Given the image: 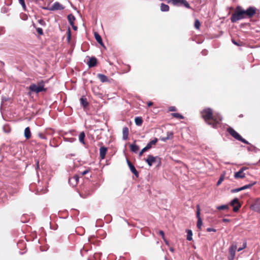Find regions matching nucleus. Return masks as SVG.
Here are the masks:
<instances>
[{
    "instance_id": "nucleus-24",
    "label": "nucleus",
    "mask_w": 260,
    "mask_h": 260,
    "mask_svg": "<svg viewBox=\"0 0 260 260\" xmlns=\"http://www.w3.org/2000/svg\"><path fill=\"white\" fill-rule=\"evenodd\" d=\"M24 136L26 139H29L31 137V132L29 127L25 128L24 130Z\"/></svg>"
},
{
    "instance_id": "nucleus-57",
    "label": "nucleus",
    "mask_w": 260,
    "mask_h": 260,
    "mask_svg": "<svg viewBox=\"0 0 260 260\" xmlns=\"http://www.w3.org/2000/svg\"><path fill=\"white\" fill-rule=\"evenodd\" d=\"M37 164H38V167H39V165H38V164H39V161H38V162H37Z\"/></svg>"
},
{
    "instance_id": "nucleus-1",
    "label": "nucleus",
    "mask_w": 260,
    "mask_h": 260,
    "mask_svg": "<svg viewBox=\"0 0 260 260\" xmlns=\"http://www.w3.org/2000/svg\"><path fill=\"white\" fill-rule=\"evenodd\" d=\"M257 10L254 7H249L244 10L241 6H237L234 13L232 15L231 20L233 22L246 18H252L256 13Z\"/></svg>"
},
{
    "instance_id": "nucleus-50",
    "label": "nucleus",
    "mask_w": 260,
    "mask_h": 260,
    "mask_svg": "<svg viewBox=\"0 0 260 260\" xmlns=\"http://www.w3.org/2000/svg\"><path fill=\"white\" fill-rule=\"evenodd\" d=\"M153 104V103L152 102H149L147 103L148 107H150V106H152Z\"/></svg>"
},
{
    "instance_id": "nucleus-44",
    "label": "nucleus",
    "mask_w": 260,
    "mask_h": 260,
    "mask_svg": "<svg viewBox=\"0 0 260 260\" xmlns=\"http://www.w3.org/2000/svg\"><path fill=\"white\" fill-rule=\"evenodd\" d=\"M158 233L162 237V239H164V240H165V233L164 232L161 231V230H160L159 232H158Z\"/></svg>"
},
{
    "instance_id": "nucleus-42",
    "label": "nucleus",
    "mask_w": 260,
    "mask_h": 260,
    "mask_svg": "<svg viewBox=\"0 0 260 260\" xmlns=\"http://www.w3.org/2000/svg\"><path fill=\"white\" fill-rule=\"evenodd\" d=\"M147 150H148L147 149V148H146V147H144V148H143V149L141 150V151L139 152V156H141L143 155V154L145 152L147 151Z\"/></svg>"
},
{
    "instance_id": "nucleus-56",
    "label": "nucleus",
    "mask_w": 260,
    "mask_h": 260,
    "mask_svg": "<svg viewBox=\"0 0 260 260\" xmlns=\"http://www.w3.org/2000/svg\"><path fill=\"white\" fill-rule=\"evenodd\" d=\"M74 182V180H72L71 183H70V184H72V183Z\"/></svg>"
},
{
    "instance_id": "nucleus-45",
    "label": "nucleus",
    "mask_w": 260,
    "mask_h": 260,
    "mask_svg": "<svg viewBox=\"0 0 260 260\" xmlns=\"http://www.w3.org/2000/svg\"><path fill=\"white\" fill-rule=\"evenodd\" d=\"M39 137L42 139H46V137L44 134L40 133L39 134Z\"/></svg>"
},
{
    "instance_id": "nucleus-7",
    "label": "nucleus",
    "mask_w": 260,
    "mask_h": 260,
    "mask_svg": "<svg viewBox=\"0 0 260 260\" xmlns=\"http://www.w3.org/2000/svg\"><path fill=\"white\" fill-rule=\"evenodd\" d=\"M145 161L149 166H151L154 162H157L158 164L161 162L160 158L158 156H153L151 155H149Z\"/></svg>"
},
{
    "instance_id": "nucleus-35",
    "label": "nucleus",
    "mask_w": 260,
    "mask_h": 260,
    "mask_svg": "<svg viewBox=\"0 0 260 260\" xmlns=\"http://www.w3.org/2000/svg\"><path fill=\"white\" fill-rule=\"evenodd\" d=\"M201 25L200 21L198 19H196L194 21V27L197 29H199Z\"/></svg>"
},
{
    "instance_id": "nucleus-48",
    "label": "nucleus",
    "mask_w": 260,
    "mask_h": 260,
    "mask_svg": "<svg viewBox=\"0 0 260 260\" xmlns=\"http://www.w3.org/2000/svg\"><path fill=\"white\" fill-rule=\"evenodd\" d=\"M207 231L208 232H216V230L213 228H208L207 229Z\"/></svg>"
},
{
    "instance_id": "nucleus-6",
    "label": "nucleus",
    "mask_w": 260,
    "mask_h": 260,
    "mask_svg": "<svg viewBox=\"0 0 260 260\" xmlns=\"http://www.w3.org/2000/svg\"><path fill=\"white\" fill-rule=\"evenodd\" d=\"M168 3H171L174 6L183 5L186 8L191 9L190 5L186 0H169Z\"/></svg>"
},
{
    "instance_id": "nucleus-19",
    "label": "nucleus",
    "mask_w": 260,
    "mask_h": 260,
    "mask_svg": "<svg viewBox=\"0 0 260 260\" xmlns=\"http://www.w3.org/2000/svg\"><path fill=\"white\" fill-rule=\"evenodd\" d=\"M173 137V133L172 132H168L167 133V136L165 137H162L160 140L164 142L168 140L171 139Z\"/></svg>"
},
{
    "instance_id": "nucleus-23",
    "label": "nucleus",
    "mask_w": 260,
    "mask_h": 260,
    "mask_svg": "<svg viewBox=\"0 0 260 260\" xmlns=\"http://www.w3.org/2000/svg\"><path fill=\"white\" fill-rule=\"evenodd\" d=\"M158 140L157 138H155L154 140L151 141L150 142H149L146 145V146L145 147L148 150L149 149H150L151 147H152V146L153 145H155L157 142Z\"/></svg>"
},
{
    "instance_id": "nucleus-14",
    "label": "nucleus",
    "mask_w": 260,
    "mask_h": 260,
    "mask_svg": "<svg viewBox=\"0 0 260 260\" xmlns=\"http://www.w3.org/2000/svg\"><path fill=\"white\" fill-rule=\"evenodd\" d=\"M87 64L89 68L94 67L96 66L97 64V59L94 57H92L89 59V60L88 61Z\"/></svg>"
},
{
    "instance_id": "nucleus-18",
    "label": "nucleus",
    "mask_w": 260,
    "mask_h": 260,
    "mask_svg": "<svg viewBox=\"0 0 260 260\" xmlns=\"http://www.w3.org/2000/svg\"><path fill=\"white\" fill-rule=\"evenodd\" d=\"M245 177V174L244 172H242V171H241L240 170L235 173L234 174V177L236 179L238 178H244Z\"/></svg>"
},
{
    "instance_id": "nucleus-39",
    "label": "nucleus",
    "mask_w": 260,
    "mask_h": 260,
    "mask_svg": "<svg viewBox=\"0 0 260 260\" xmlns=\"http://www.w3.org/2000/svg\"><path fill=\"white\" fill-rule=\"evenodd\" d=\"M54 133V131L51 128L47 129L46 131V133L47 135H52Z\"/></svg>"
},
{
    "instance_id": "nucleus-32",
    "label": "nucleus",
    "mask_w": 260,
    "mask_h": 260,
    "mask_svg": "<svg viewBox=\"0 0 260 260\" xmlns=\"http://www.w3.org/2000/svg\"><path fill=\"white\" fill-rule=\"evenodd\" d=\"M213 112L214 111L212 109L210 108H207L204 109L203 111L201 112V114H213Z\"/></svg>"
},
{
    "instance_id": "nucleus-47",
    "label": "nucleus",
    "mask_w": 260,
    "mask_h": 260,
    "mask_svg": "<svg viewBox=\"0 0 260 260\" xmlns=\"http://www.w3.org/2000/svg\"><path fill=\"white\" fill-rule=\"evenodd\" d=\"M246 246V244L245 243L243 244V246L242 247H239L238 249V251H240L241 250H242V249H244Z\"/></svg>"
},
{
    "instance_id": "nucleus-8",
    "label": "nucleus",
    "mask_w": 260,
    "mask_h": 260,
    "mask_svg": "<svg viewBox=\"0 0 260 260\" xmlns=\"http://www.w3.org/2000/svg\"><path fill=\"white\" fill-rule=\"evenodd\" d=\"M231 206L233 207L234 212H237L241 207V204L237 198L234 199L231 203Z\"/></svg>"
},
{
    "instance_id": "nucleus-51",
    "label": "nucleus",
    "mask_w": 260,
    "mask_h": 260,
    "mask_svg": "<svg viewBox=\"0 0 260 260\" xmlns=\"http://www.w3.org/2000/svg\"><path fill=\"white\" fill-rule=\"evenodd\" d=\"M246 169H247V168H246V167H243V168H242L240 169V170H241V171H242V172H244V171L245 170H246Z\"/></svg>"
},
{
    "instance_id": "nucleus-37",
    "label": "nucleus",
    "mask_w": 260,
    "mask_h": 260,
    "mask_svg": "<svg viewBox=\"0 0 260 260\" xmlns=\"http://www.w3.org/2000/svg\"><path fill=\"white\" fill-rule=\"evenodd\" d=\"M173 118L177 119H184V116L183 115H172Z\"/></svg>"
},
{
    "instance_id": "nucleus-38",
    "label": "nucleus",
    "mask_w": 260,
    "mask_h": 260,
    "mask_svg": "<svg viewBox=\"0 0 260 260\" xmlns=\"http://www.w3.org/2000/svg\"><path fill=\"white\" fill-rule=\"evenodd\" d=\"M177 111V108H176V107L171 106L169 108L168 111H167V112H176Z\"/></svg>"
},
{
    "instance_id": "nucleus-16",
    "label": "nucleus",
    "mask_w": 260,
    "mask_h": 260,
    "mask_svg": "<svg viewBox=\"0 0 260 260\" xmlns=\"http://www.w3.org/2000/svg\"><path fill=\"white\" fill-rule=\"evenodd\" d=\"M80 177V176L77 173V174L75 175L73 177L69 178V183H71L72 180H74V182L72 183V185L73 186H75L78 184L79 179Z\"/></svg>"
},
{
    "instance_id": "nucleus-34",
    "label": "nucleus",
    "mask_w": 260,
    "mask_h": 260,
    "mask_svg": "<svg viewBox=\"0 0 260 260\" xmlns=\"http://www.w3.org/2000/svg\"><path fill=\"white\" fill-rule=\"evenodd\" d=\"M19 4L21 5L24 11H26V6L24 0H18Z\"/></svg>"
},
{
    "instance_id": "nucleus-10",
    "label": "nucleus",
    "mask_w": 260,
    "mask_h": 260,
    "mask_svg": "<svg viewBox=\"0 0 260 260\" xmlns=\"http://www.w3.org/2000/svg\"><path fill=\"white\" fill-rule=\"evenodd\" d=\"M197 210L196 214H197V217L198 218L197 225L198 228L200 230H201L203 222H202V219L200 216V206L199 205H198L197 206Z\"/></svg>"
},
{
    "instance_id": "nucleus-27",
    "label": "nucleus",
    "mask_w": 260,
    "mask_h": 260,
    "mask_svg": "<svg viewBox=\"0 0 260 260\" xmlns=\"http://www.w3.org/2000/svg\"><path fill=\"white\" fill-rule=\"evenodd\" d=\"M68 20L71 25L74 24V21L75 20V16L71 14L68 16Z\"/></svg>"
},
{
    "instance_id": "nucleus-11",
    "label": "nucleus",
    "mask_w": 260,
    "mask_h": 260,
    "mask_svg": "<svg viewBox=\"0 0 260 260\" xmlns=\"http://www.w3.org/2000/svg\"><path fill=\"white\" fill-rule=\"evenodd\" d=\"M64 7L59 2H55L50 8L51 11L61 10L64 9Z\"/></svg>"
},
{
    "instance_id": "nucleus-25",
    "label": "nucleus",
    "mask_w": 260,
    "mask_h": 260,
    "mask_svg": "<svg viewBox=\"0 0 260 260\" xmlns=\"http://www.w3.org/2000/svg\"><path fill=\"white\" fill-rule=\"evenodd\" d=\"M130 149L132 152L137 153L139 149V147L136 144H132L130 145Z\"/></svg>"
},
{
    "instance_id": "nucleus-22",
    "label": "nucleus",
    "mask_w": 260,
    "mask_h": 260,
    "mask_svg": "<svg viewBox=\"0 0 260 260\" xmlns=\"http://www.w3.org/2000/svg\"><path fill=\"white\" fill-rule=\"evenodd\" d=\"M94 35L96 41L102 46H104L101 36L97 32H95Z\"/></svg>"
},
{
    "instance_id": "nucleus-13",
    "label": "nucleus",
    "mask_w": 260,
    "mask_h": 260,
    "mask_svg": "<svg viewBox=\"0 0 260 260\" xmlns=\"http://www.w3.org/2000/svg\"><path fill=\"white\" fill-rule=\"evenodd\" d=\"M107 152V148L106 147L102 146L100 149V157L103 159L105 158Z\"/></svg>"
},
{
    "instance_id": "nucleus-40",
    "label": "nucleus",
    "mask_w": 260,
    "mask_h": 260,
    "mask_svg": "<svg viewBox=\"0 0 260 260\" xmlns=\"http://www.w3.org/2000/svg\"><path fill=\"white\" fill-rule=\"evenodd\" d=\"M223 179H224V176L223 175L221 176L219 180L217 182V186L221 184V183L222 182Z\"/></svg>"
},
{
    "instance_id": "nucleus-4",
    "label": "nucleus",
    "mask_w": 260,
    "mask_h": 260,
    "mask_svg": "<svg viewBox=\"0 0 260 260\" xmlns=\"http://www.w3.org/2000/svg\"><path fill=\"white\" fill-rule=\"evenodd\" d=\"M250 208L251 210L260 214V198L252 199Z\"/></svg>"
},
{
    "instance_id": "nucleus-21",
    "label": "nucleus",
    "mask_w": 260,
    "mask_h": 260,
    "mask_svg": "<svg viewBox=\"0 0 260 260\" xmlns=\"http://www.w3.org/2000/svg\"><path fill=\"white\" fill-rule=\"evenodd\" d=\"M80 102L81 104L84 107H86L88 105V102H87V100L85 96H82L80 99Z\"/></svg>"
},
{
    "instance_id": "nucleus-52",
    "label": "nucleus",
    "mask_w": 260,
    "mask_h": 260,
    "mask_svg": "<svg viewBox=\"0 0 260 260\" xmlns=\"http://www.w3.org/2000/svg\"><path fill=\"white\" fill-rule=\"evenodd\" d=\"M2 116L4 119L7 120L6 116H7V115H2Z\"/></svg>"
},
{
    "instance_id": "nucleus-30",
    "label": "nucleus",
    "mask_w": 260,
    "mask_h": 260,
    "mask_svg": "<svg viewBox=\"0 0 260 260\" xmlns=\"http://www.w3.org/2000/svg\"><path fill=\"white\" fill-rule=\"evenodd\" d=\"M85 133L82 132H81L80 135H79V141L84 144H85V142H84V138H85Z\"/></svg>"
},
{
    "instance_id": "nucleus-3",
    "label": "nucleus",
    "mask_w": 260,
    "mask_h": 260,
    "mask_svg": "<svg viewBox=\"0 0 260 260\" xmlns=\"http://www.w3.org/2000/svg\"><path fill=\"white\" fill-rule=\"evenodd\" d=\"M44 86L45 82L43 80H41L40 81L38 82L37 84H31L29 86L28 89L30 92L38 93L42 91L46 92L47 91V88H45Z\"/></svg>"
},
{
    "instance_id": "nucleus-20",
    "label": "nucleus",
    "mask_w": 260,
    "mask_h": 260,
    "mask_svg": "<svg viewBox=\"0 0 260 260\" xmlns=\"http://www.w3.org/2000/svg\"><path fill=\"white\" fill-rule=\"evenodd\" d=\"M128 133H129L128 128L127 127H124L122 130L123 140H126L127 139Z\"/></svg>"
},
{
    "instance_id": "nucleus-5",
    "label": "nucleus",
    "mask_w": 260,
    "mask_h": 260,
    "mask_svg": "<svg viewBox=\"0 0 260 260\" xmlns=\"http://www.w3.org/2000/svg\"><path fill=\"white\" fill-rule=\"evenodd\" d=\"M229 133L236 140L241 141L245 144H248V142L246 140L242 138V137L237 132L230 127H229Z\"/></svg>"
},
{
    "instance_id": "nucleus-31",
    "label": "nucleus",
    "mask_w": 260,
    "mask_h": 260,
    "mask_svg": "<svg viewBox=\"0 0 260 260\" xmlns=\"http://www.w3.org/2000/svg\"><path fill=\"white\" fill-rule=\"evenodd\" d=\"M90 171V169H85V170H84L83 171H78V174L80 176V177H82L84 175L87 174Z\"/></svg>"
},
{
    "instance_id": "nucleus-33",
    "label": "nucleus",
    "mask_w": 260,
    "mask_h": 260,
    "mask_svg": "<svg viewBox=\"0 0 260 260\" xmlns=\"http://www.w3.org/2000/svg\"><path fill=\"white\" fill-rule=\"evenodd\" d=\"M187 240H188V241H191L192 240V231L190 230H187Z\"/></svg>"
},
{
    "instance_id": "nucleus-58",
    "label": "nucleus",
    "mask_w": 260,
    "mask_h": 260,
    "mask_svg": "<svg viewBox=\"0 0 260 260\" xmlns=\"http://www.w3.org/2000/svg\"><path fill=\"white\" fill-rule=\"evenodd\" d=\"M29 0H27V1H29Z\"/></svg>"
},
{
    "instance_id": "nucleus-49",
    "label": "nucleus",
    "mask_w": 260,
    "mask_h": 260,
    "mask_svg": "<svg viewBox=\"0 0 260 260\" xmlns=\"http://www.w3.org/2000/svg\"><path fill=\"white\" fill-rule=\"evenodd\" d=\"M72 25V27H73V29L74 30H76L77 29V28H78L77 26L74 25V24H72V25Z\"/></svg>"
},
{
    "instance_id": "nucleus-53",
    "label": "nucleus",
    "mask_w": 260,
    "mask_h": 260,
    "mask_svg": "<svg viewBox=\"0 0 260 260\" xmlns=\"http://www.w3.org/2000/svg\"><path fill=\"white\" fill-rule=\"evenodd\" d=\"M170 250L171 251H172V252H174V250L173 248H172V247H170Z\"/></svg>"
},
{
    "instance_id": "nucleus-54",
    "label": "nucleus",
    "mask_w": 260,
    "mask_h": 260,
    "mask_svg": "<svg viewBox=\"0 0 260 260\" xmlns=\"http://www.w3.org/2000/svg\"><path fill=\"white\" fill-rule=\"evenodd\" d=\"M164 241H165V242L166 244H168V241L166 240V239H165V240H164Z\"/></svg>"
},
{
    "instance_id": "nucleus-17",
    "label": "nucleus",
    "mask_w": 260,
    "mask_h": 260,
    "mask_svg": "<svg viewBox=\"0 0 260 260\" xmlns=\"http://www.w3.org/2000/svg\"><path fill=\"white\" fill-rule=\"evenodd\" d=\"M97 77L100 79V80L103 83L110 82V80L109 79L108 77H107L104 74H98Z\"/></svg>"
},
{
    "instance_id": "nucleus-36",
    "label": "nucleus",
    "mask_w": 260,
    "mask_h": 260,
    "mask_svg": "<svg viewBox=\"0 0 260 260\" xmlns=\"http://www.w3.org/2000/svg\"><path fill=\"white\" fill-rule=\"evenodd\" d=\"M228 209V205H223L219 206L217 207V209H218V210H224V209Z\"/></svg>"
},
{
    "instance_id": "nucleus-43",
    "label": "nucleus",
    "mask_w": 260,
    "mask_h": 260,
    "mask_svg": "<svg viewBox=\"0 0 260 260\" xmlns=\"http://www.w3.org/2000/svg\"><path fill=\"white\" fill-rule=\"evenodd\" d=\"M67 34H68V40L69 41H70L71 39V29L70 28H69V29L68 30Z\"/></svg>"
},
{
    "instance_id": "nucleus-26",
    "label": "nucleus",
    "mask_w": 260,
    "mask_h": 260,
    "mask_svg": "<svg viewBox=\"0 0 260 260\" xmlns=\"http://www.w3.org/2000/svg\"><path fill=\"white\" fill-rule=\"evenodd\" d=\"M170 7L168 5L165 4L164 3L161 4L160 5V10L162 12H168L169 11Z\"/></svg>"
},
{
    "instance_id": "nucleus-29",
    "label": "nucleus",
    "mask_w": 260,
    "mask_h": 260,
    "mask_svg": "<svg viewBox=\"0 0 260 260\" xmlns=\"http://www.w3.org/2000/svg\"><path fill=\"white\" fill-rule=\"evenodd\" d=\"M232 41L233 44L238 46H243L244 45V43L243 42L240 41L239 40H235V39H232Z\"/></svg>"
},
{
    "instance_id": "nucleus-15",
    "label": "nucleus",
    "mask_w": 260,
    "mask_h": 260,
    "mask_svg": "<svg viewBox=\"0 0 260 260\" xmlns=\"http://www.w3.org/2000/svg\"><path fill=\"white\" fill-rule=\"evenodd\" d=\"M127 164H128V166L129 167V169H130L131 172L134 174H135V175L137 177H138L139 176V173H138V172L136 169V168L134 167V166L129 160H127Z\"/></svg>"
},
{
    "instance_id": "nucleus-9",
    "label": "nucleus",
    "mask_w": 260,
    "mask_h": 260,
    "mask_svg": "<svg viewBox=\"0 0 260 260\" xmlns=\"http://www.w3.org/2000/svg\"><path fill=\"white\" fill-rule=\"evenodd\" d=\"M237 249V246L236 243L232 244L230 248V254H229V260H233L235 256V252Z\"/></svg>"
},
{
    "instance_id": "nucleus-12",
    "label": "nucleus",
    "mask_w": 260,
    "mask_h": 260,
    "mask_svg": "<svg viewBox=\"0 0 260 260\" xmlns=\"http://www.w3.org/2000/svg\"><path fill=\"white\" fill-rule=\"evenodd\" d=\"M255 184V182H254V183H251V184H249L244 185L243 187H241L240 188H236V189L232 190L231 191L233 192H238V191H241V190H244V189H247V188H250L253 185H254Z\"/></svg>"
},
{
    "instance_id": "nucleus-41",
    "label": "nucleus",
    "mask_w": 260,
    "mask_h": 260,
    "mask_svg": "<svg viewBox=\"0 0 260 260\" xmlns=\"http://www.w3.org/2000/svg\"><path fill=\"white\" fill-rule=\"evenodd\" d=\"M37 31L38 32V34L40 35H43V29L40 28V27H38L37 28Z\"/></svg>"
},
{
    "instance_id": "nucleus-55",
    "label": "nucleus",
    "mask_w": 260,
    "mask_h": 260,
    "mask_svg": "<svg viewBox=\"0 0 260 260\" xmlns=\"http://www.w3.org/2000/svg\"><path fill=\"white\" fill-rule=\"evenodd\" d=\"M223 220L224 221H225H225H228V219H223Z\"/></svg>"
},
{
    "instance_id": "nucleus-28",
    "label": "nucleus",
    "mask_w": 260,
    "mask_h": 260,
    "mask_svg": "<svg viewBox=\"0 0 260 260\" xmlns=\"http://www.w3.org/2000/svg\"><path fill=\"white\" fill-rule=\"evenodd\" d=\"M135 121L137 125L141 126L143 123V119L141 117H136L135 119Z\"/></svg>"
},
{
    "instance_id": "nucleus-46",
    "label": "nucleus",
    "mask_w": 260,
    "mask_h": 260,
    "mask_svg": "<svg viewBox=\"0 0 260 260\" xmlns=\"http://www.w3.org/2000/svg\"><path fill=\"white\" fill-rule=\"evenodd\" d=\"M38 22L42 25L45 26L46 25L45 22L43 19H39Z\"/></svg>"
},
{
    "instance_id": "nucleus-2",
    "label": "nucleus",
    "mask_w": 260,
    "mask_h": 260,
    "mask_svg": "<svg viewBox=\"0 0 260 260\" xmlns=\"http://www.w3.org/2000/svg\"><path fill=\"white\" fill-rule=\"evenodd\" d=\"M202 117L207 123L213 127H216L221 120L218 115H202Z\"/></svg>"
}]
</instances>
